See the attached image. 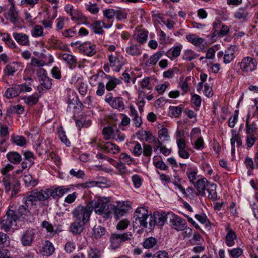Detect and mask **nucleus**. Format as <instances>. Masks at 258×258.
<instances>
[{"instance_id":"obj_1","label":"nucleus","mask_w":258,"mask_h":258,"mask_svg":"<svg viewBox=\"0 0 258 258\" xmlns=\"http://www.w3.org/2000/svg\"><path fill=\"white\" fill-rule=\"evenodd\" d=\"M48 188L45 190L37 191L36 189L31 191L30 194L24 198L26 206L31 209L33 206H36L35 202L37 201H44L49 198Z\"/></svg>"},{"instance_id":"obj_2","label":"nucleus","mask_w":258,"mask_h":258,"mask_svg":"<svg viewBox=\"0 0 258 258\" xmlns=\"http://www.w3.org/2000/svg\"><path fill=\"white\" fill-rule=\"evenodd\" d=\"M92 210L96 213L102 215L104 218H108L112 212L114 205L107 202H104L101 199L93 200L90 202Z\"/></svg>"},{"instance_id":"obj_3","label":"nucleus","mask_w":258,"mask_h":258,"mask_svg":"<svg viewBox=\"0 0 258 258\" xmlns=\"http://www.w3.org/2000/svg\"><path fill=\"white\" fill-rule=\"evenodd\" d=\"M92 212V208L89 203L86 206H78L73 211L72 214L76 220L86 223L89 220Z\"/></svg>"},{"instance_id":"obj_4","label":"nucleus","mask_w":258,"mask_h":258,"mask_svg":"<svg viewBox=\"0 0 258 258\" xmlns=\"http://www.w3.org/2000/svg\"><path fill=\"white\" fill-rule=\"evenodd\" d=\"M18 219L15 212L12 210H8L0 222L1 229L5 232H8L14 225H16Z\"/></svg>"},{"instance_id":"obj_5","label":"nucleus","mask_w":258,"mask_h":258,"mask_svg":"<svg viewBox=\"0 0 258 258\" xmlns=\"http://www.w3.org/2000/svg\"><path fill=\"white\" fill-rule=\"evenodd\" d=\"M132 236L131 232H126L122 234L112 233L109 238L110 247L113 249L118 248L122 242L131 239Z\"/></svg>"},{"instance_id":"obj_6","label":"nucleus","mask_w":258,"mask_h":258,"mask_svg":"<svg viewBox=\"0 0 258 258\" xmlns=\"http://www.w3.org/2000/svg\"><path fill=\"white\" fill-rule=\"evenodd\" d=\"M257 65V63L256 59L250 56L243 57L239 63L241 71L245 73H248L256 70Z\"/></svg>"},{"instance_id":"obj_7","label":"nucleus","mask_w":258,"mask_h":258,"mask_svg":"<svg viewBox=\"0 0 258 258\" xmlns=\"http://www.w3.org/2000/svg\"><path fill=\"white\" fill-rule=\"evenodd\" d=\"M169 218L168 214H161L159 213H154L153 215L150 217L149 225V229H153L155 225L162 226L167 219Z\"/></svg>"},{"instance_id":"obj_8","label":"nucleus","mask_w":258,"mask_h":258,"mask_svg":"<svg viewBox=\"0 0 258 258\" xmlns=\"http://www.w3.org/2000/svg\"><path fill=\"white\" fill-rule=\"evenodd\" d=\"M170 226L177 230L182 231L186 227V222L185 220L172 213H168Z\"/></svg>"},{"instance_id":"obj_9","label":"nucleus","mask_w":258,"mask_h":258,"mask_svg":"<svg viewBox=\"0 0 258 258\" xmlns=\"http://www.w3.org/2000/svg\"><path fill=\"white\" fill-rule=\"evenodd\" d=\"M37 76L40 82V85L43 87L46 90H49L52 86L51 79L49 78L46 75V71L43 69H40L37 72Z\"/></svg>"},{"instance_id":"obj_10","label":"nucleus","mask_w":258,"mask_h":258,"mask_svg":"<svg viewBox=\"0 0 258 258\" xmlns=\"http://www.w3.org/2000/svg\"><path fill=\"white\" fill-rule=\"evenodd\" d=\"M136 219L139 220L140 225L143 228H147L148 222L147 219L149 218L148 211L146 208L141 207L138 208L136 211V214L135 215Z\"/></svg>"},{"instance_id":"obj_11","label":"nucleus","mask_w":258,"mask_h":258,"mask_svg":"<svg viewBox=\"0 0 258 258\" xmlns=\"http://www.w3.org/2000/svg\"><path fill=\"white\" fill-rule=\"evenodd\" d=\"M105 101L113 108L119 110H122L124 108V103L121 97L113 98L109 94L105 96Z\"/></svg>"},{"instance_id":"obj_12","label":"nucleus","mask_w":258,"mask_h":258,"mask_svg":"<svg viewBox=\"0 0 258 258\" xmlns=\"http://www.w3.org/2000/svg\"><path fill=\"white\" fill-rule=\"evenodd\" d=\"M70 190L69 188L64 186H59L54 188H48L49 196L51 197L54 199H58L61 197L64 194Z\"/></svg>"},{"instance_id":"obj_13","label":"nucleus","mask_w":258,"mask_h":258,"mask_svg":"<svg viewBox=\"0 0 258 258\" xmlns=\"http://www.w3.org/2000/svg\"><path fill=\"white\" fill-rule=\"evenodd\" d=\"M35 235L33 229H28L22 235L21 238V241L23 246H30L34 238Z\"/></svg>"},{"instance_id":"obj_14","label":"nucleus","mask_w":258,"mask_h":258,"mask_svg":"<svg viewBox=\"0 0 258 258\" xmlns=\"http://www.w3.org/2000/svg\"><path fill=\"white\" fill-rule=\"evenodd\" d=\"M97 147L106 153L115 154L120 151L118 146L110 142H107L104 145L97 144Z\"/></svg>"},{"instance_id":"obj_15","label":"nucleus","mask_w":258,"mask_h":258,"mask_svg":"<svg viewBox=\"0 0 258 258\" xmlns=\"http://www.w3.org/2000/svg\"><path fill=\"white\" fill-rule=\"evenodd\" d=\"M13 36L17 42L22 46H29V36L23 33H13Z\"/></svg>"},{"instance_id":"obj_16","label":"nucleus","mask_w":258,"mask_h":258,"mask_svg":"<svg viewBox=\"0 0 258 258\" xmlns=\"http://www.w3.org/2000/svg\"><path fill=\"white\" fill-rule=\"evenodd\" d=\"M211 182H209L206 178L199 179L196 185L199 194L202 196H205V190L207 189L208 185Z\"/></svg>"},{"instance_id":"obj_17","label":"nucleus","mask_w":258,"mask_h":258,"mask_svg":"<svg viewBox=\"0 0 258 258\" xmlns=\"http://www.w3.org/2000/svg\"><path fill=\"white\" fill-rule=\"evenodd\" d=\"M80 51L85 54L91 56L96 53L95 45L90 43H84L79 46Z\"/></svg>"},{"instance_id":"obj_18","label":"nucleus","mask_w":258,"mask_h":258,"mask_svg":"<svg viewBox=\"0 0 258 258\" xmlns=\"http://www.w3.org/2000/svg\"><path fill=\"white\" fill-rule=\"evenodd\" d=\"M54 251V247L51 242L47 240L40 249V253L43 256H48L51 255Z\"/></svg>"},{"instance_id":"obj_19","label":"nucleus","mask_w":258,"mask_h":258,"mask_svg":"<svg viewBox=\"0 0 258 258\" xmlns=\"http://www.w3.org/2000/svg\"><path fill=\"white\" fill-rule=\"evenodd\" d=\"M85 224L86 223L75 220V221L71 224L70 231L74 234H80L83 231Z\"/></svg>"},{"instance_id":"obj_20","label":"nucleus","mask_w":258,"mask_h":258,"mask_svg":"<svg viewBox=\"0 0 258 258\" xmlns=\"http://www.w3.org/2000/svg\"><path fill=\"white\" fill-rule=\"evenodd\" d=\"M8 16L11 22L15 24L19 21V15L18 12L16 10L15 4L11 5L8 11Z\"/></svg>"},{"instance_id":"obj_21","label":"nucleus","mask_w":258,"mask_h":258,"mask_svg":"<svg viewBox=\"0 0 258 258\" xmlns=\"http://www.w3.org/2000/svg\"><path fill=\"white\" fill-rule=\"evenodd\" d=\"M106 232V229L104 227L96 225L93 228L92 237L98 239L105 235Z\"/></svg>"},{"instance_id":"obj_22","label":"nucleus","mask_w":258,"mask_h":258,"mask_svg":"<svg viewBox=\"0 0 258 258\" xmlns=\"http://www.w3.org/2000/svg\"><path fill=\"white\" fill-rule=\"evenodd\" d=\"M112 212H113L115 218L118 219L125 215L126 213V210L124 205H120L119 203H118L116 206L114 205V208L112 209Z\"/></svg>"},{"instance_id":"obj_23","label":"nucleus","mask_w":258,"mask_h":258,"mask_svg":"<svg viewBox=\"0 0 258 258\" xmlns=\"http://www.w3.org/2000/svg\"><path fill=\"white\" fill-rule=\"evenodd\" d=\"M163 52L158 51L152 55L147 61L145 64L146 67H151L155 65L160 58L163 56Z\"/></svg>"},{"instance_id":"obj_24","label":"nucleus","mask_w":258,"mask_h":258,"mask_svg":"<svg viewBox=\"0 0 258 258\" xmlns=\"http://www.w3.org/2000/svg\"><path fill=\"white\" fill-rule=\"evenodd\" d=\"M186 38L188 41L196 46H200L203 42L204 39L198 37L195 34H188L186 36Z\"/></svg>"},{"instance_id":"obj_25","label":"nucleus","mask_w":258,"mask_h":258,"mask_svg":"<svg viewBox=\"0 0 258 258\" xmlns=\"http://www.w3.org/2000/svg\"><path fill=\"white\" fill-rule=\"evenodd\" d=\"M131 115L133 117V120L136 126L139 127L142 124V120L138 115V111L135 108L132 106L130 107Z\"/></svg>"},{"instance_id":"obj_26","label":"nucleus","mask_w":258,"mask_h":258,"mask_svg":"<svg viewBox=\"0 0 258 258\" xmlns=\"http://www.w3.org/2000/svg\"><path fill=\"white\" fill-rule=\"evenodd\" d=\"M248 12L245 9L242 8L239 9L234 14V17L235 19L240 20L242 21H246L248 19Z\"/></svg>"},{"instance_id":"obj_27","label":"nucleus","mask_w":258,"mask_h":258,"mask_svg":"<svg viewBox=\"0 0 258 258\" xmlns=\"http://www.w3.org/2000/svg\"><path fill=\"white\" fill-rule=\"evenodd\" d=\"M126 53L132 56L139 55L142 53V50L137 45L131 44L125 49Z\"/></svg>"},{"instance_id":"obj_28","label":"nucleus","mask_w":258,"mask_h":258,"mask_svg":"<svg viewBox=\"0 0 258 258\" xmlns=\"http://www.w3.org/2000/svg\"><path fill=\"white\" fill-rule=\"evenodd\" d=\"M20 93V87L18 86L8 89L5 92V96L7 98L10 99L19 96Z\"/></svg>"},{"instance_id":"obj_29","label":"nucleus","mask_w":258,"mask_h":258,"mask_svg":"<svg viewBox=\"0 0 258 258\" xmlns=\"http://www.w3.org/2000/svg\"><path fill=\"white\" fill-rule=\"evenodd\" d=\"M7 156L9 161L13 164H18L22 160L21 155L16 152H9Z\"/></svg>"},{"instance_id":"obj_30","label":"nucleus","mask_w":258,"mask_h":258,"mask_svg":"<svg viewBox=\"0 0 258 258\" xmlns=\"http://www.w3.org/2000/svg\"><path fill=\"white\" fill-rule=\"evenodd\" d=\"M234 48L233 47H230L225 52L224 55V62L225 63H228L231 62L234 57Z\"/></svg>"},{"instance_id":"obj_31","label":"nucleus","mask_w":258,"mask_h":258,"mask_svg":"<svg viewBox=\"0 0 258 258\" xmlns=\"http://www.w3.org/2000/svg\"><path fill=\"white\" fill-rule=\"evenodd\" d=\"M216 185L211 183L208 185L207 191L208 192V198L213 201L217 200V195L216 191Z\"/></svg>"},{"instance_id":"obj_32","label":"nucleus","mask_w":258,"mask_h":258,"mask_svg":"<svg viewBox=\"0 0 258 258\" xmlns=\"http://www.w3.org/2000/svg\"><path fill=\"white\" fill-rule=\"evenodd\" d=\"M102 23L103 25H104V23L103 22H102ZM101 22L98 21H96L91 25L92 29L96 34H102L104 31L102 29V26L101 25ZM111 26V24H110L108 26H104L105 28H109Z\"/></svg>"},{"instance_id":"obj_33","label":"nucleus","mask_w":258,"mask_h":258,"mask_svg":"<svg viewBox=\"0 0 258 258\" xmlns=\"http://www.w3.org/2000/svg\"><path fill=\"white\" fill-rule=\"evenodd\" d=\"M11 140L13 143L19 146L23 147L27 144L26 138L22 136H11Z\"/></svg>"},{"instance_id":"obj_34","label":"nucleus","mask_w":258,"mask_h":258,"mask_svg":"<svg viewBox=\"0 0 258 258\" xmlns=\"http://www.w3.org/2000/svg\"><path fill=\"white\" fill-rule=\"evenodd\" d=\"M109 65L112 67H115L114 70L116 72H119L121 67V64L120 63L118 58L113 55L109 56Z\"/></svg>"},{"instance_id":"obj_35","label":"nucleus","mask_w":258,"mask_h":258,"mask_svg":"<svg viewBox=\"0 0 258 258\" xmlns=\"http://www.w3.org/2000/svg\"><path fill=\"white\" fill-rule=\"evenodd\" d=\"M24 181L28 187L32 188L38 183L37 179H34L30 174L25 175L24 177Z\"/></svg>"},{"instance_id":"obj_36","label":"nucleus","mask_w":258,"mask_h":258,"mask_svg":"<svg viewBox=\"0 0 258 258\" xmlns=\"http://www.w3.org/2000/svg\"><path fill=\"white\" fill-rule=\"evenodd\" d=\"M39 96L37 94L32 95L24 98V102L29 106H33L37 103Z\"/></svg>"},{"instance_id":"obj_37","label":"nucleus","mask_w":258,"mask_h":258,"mask_svg":"<svg viewBox=\"0 0 258 258\" xmlns=\"http://www.w3.org/2000/svg\"><path fill=\"white\" fill-rule=\"evenodd\" d=\"M62 58L70 65V68H72V66H76V59L72 55L68 53H64L62 55Z\"/></svg>"},{"instance_id":"obj_38","label":"nucleus","mask_w":258,"mask_h":258,"mask_svg":"<svg viewBox=\"0 0 258 258\" xmlns=\"http://www.w3.org/2000/svg\"><path fill=\"white\" fill-rule=\"evenodd\" d=\"M236 235L235 233L232 230L230 229L226 236V244L228 246H232L234 244V239L236 238Z\"/></svg>"},{"instance_id":"obj_39","label":"nucleus","mask_w":258,"mask_h":258,"mask_svg":"<svg viewBox=\"0 0 258 258\" xmlns=\"http://www.w3.org/2000/svg\"><path fill=\"white\" fill-rule=\"evenodd\" d=\"M157 243V239L153 237L147 238L143 242V245L144 248L149 249L154 247Z\"/></svg>"},{"instance_id":"obj_40","label":"nucleus","mask_w":258,"mask_h":258,"mask_svg":"<svg viewBox=\"0 0 258 258\" xmlns=\"http://www.w3.org/2000/svg\"><path fill=\"white\" fill-rule=\"evenodd\" d=\"M198 55V54L195 53L192 50L187 49L184 51L182 56V58L183 59L189 61L196 58Z\"/></svg>"},{"instance_id":"obj_41","label":"nucleus","mask_w":258,"mask_h":258,"mask_svg":"<svg viewBox=\"0 0 258 258\" xmlns=\"http://www.w3.org/2000/svg\"><path fill=\"white\" fill-rule=\"evenodd\" d=\"M2 181L6 191L9 192L11 189V176L10 174L3 175Z\"/></svg>"},{"instance_id":"obj_42","label":"nucleus","mask_w":258,"mask_h":258,"mask_svg":"<svg viewBox=\"0 0 258 258\" xmlns=\"http://www.w3.org/2000/svg\"><path fill=\"white\" fill-rule=\"evenodd\" d=\"M24 111V107L21 105L13 106L7 110V114L10 115L11 113L22 114Z\"/></svg>"},{"instance_id":"obj_43","label":"nucleus","mask_w":258,"mask_h":258,"mask_svg":"<svg viewBox=\"0 0 258 258\" xmlns=\"http://www.w3.org/2000/svg\"><path fill=\"white\" fill-rule=\"evenodd\" d=\"M257 139V135H246V145L247 148H250Z\"/></svg>"},{"instance_id":"obj_44","label":"nucleus","mask_w":258,"mask_h":258,"mask_svg":"<svg viewBox=\"0 0 258 258\" xmlns=\"http://www.w3.org/2000/svg\"><path fill=\"white\" fill-rule=\"evenodd\" d=\"M148 33L146 31H142L140 32L137 35V41L143 44L146 42L148 38Z\"/></svg>"},{"instance_id":"obj_45","label":"nucleus","mask_w":258,"mask_h":258,"mask_svg":"<svg viewBox=\"0 0 258 258\" xmlns=\"http://www.w3.org/2000/svg\"><path fill=\"white\" fill-rule=\"evenodd\" d=\"M58 134L59 139H60L61 141L66 146H70V142L68 140L67 136L66 135V133L64 131L62 130V128H59L58 129Z\"/></svg>"},{"instance_id":"obj_46","label":"nucleus","mask_w":258,"mask_h":258,"mask_svg":"<svg viewBox=\"0 0 258 258\" xmlns=\"http://www.w3.org/2000/svg\"><path fill=\"white\" fill-rule=\"evenodd\" d=\"M32 36L34 37L41 36L43 34V29L40 25H35L31 31Z\"/></svg>"},{"instance_id":"obj_47","label":"nucleus","mask_w":258,"mask_h":258,"mask_svg":"<svg viewBox=\"0 0 258 258\" xmlns=\"http://www.w3.org/2000/svg\"><path fill=\"white\" fill-rule=\"evenodd\" d=\"M120 83V81L116 78H113V79L108 81L106 85V89L108 91H111L113 90L117 84Z\"/></svg>"},{"instance_id":"obj_48","label":"nucleus","mask_w":258,"mask_h":258,"mask_svg":"<svg viewBox=\"0 0 258 258\" xmlns=\"http://www.w3.org/2000/svg\"><path fill=\"white\" fill-rule=\"evenodd\" d=\"M114 130L110 126H108L103 128L102 130V134L104 136L105 140H108L111 138V136H113Z\"/></svg>"},{"instance_id":"obj_49","label":"nucleus","mask_w":258,"mask_h":258,"mask_svg":"<svg viewBox=\"0 0 258 258\" xmlns=\"http://www.w3.org/2000/svg\"><path fill=\"white\" fill-rule=\"evenodd\" d=\"M158 138L161 141H167L169 138L168 132L166 128H162L158 131Z\"/></svg>"},{"instance_id":"obj_50","label":"nucleus","mask_w":258,"mask_h":258,"mask_svg":"<svg viewBox=\"0 0 258 258\" xmlns=\"http://www.w3.org/2000/svg\"><path fill=\"white\" fill-rule=\"evenodd\" d=\"M246 135H257L256 134L254 133L256 128L254 124H250L248 123V117L246 119Z\"/></svg>"},{"instance_id":"obj_51","label":"nucleus","mask_w":258,"mask_h":258,"mask_svg":"<svg viewBox=\"0 0 258 258\" xmlns=\"http://www.w3.org/2000/svg\"><path fill=\"white\" fill-rule=\"evenodd\" d=\"M174 180L173 181V183L177 187L178 189L181 192L184 196H186L187 193L185 189L182 187L180 184V178L178 177H174Z\"/></svg>"},{"instance_id":"obj_52","label":"nucleus","mask_w":258,"mask_h":258,"mask_svg":"<svg viewBox=\"0 0 258 258\" xmlns=\"http://www.w3.org/2000/svg\"><path fill=\"white\" fill-rule=\"evenodd\" d=\"M156 156L153 158V163L157 168H159L161 170H166L168 169V166L162 160L156 161Z\"/></svg>"},{"instance_id":"obj_53","label":"nucleus","mask_w":258,"mask_h":258,"mask_svg":"<svg viewBox=\"0 0 258 258\" xmlns=\"http://www.w3.org/2000/svg\"><path fill=\"white\" fill-rule=\"evenodd\" d=\"M119 159L122 160L120 162H122L124 164L131 165L133 162L131 157L126 153H121L119 156Z\"/></svg>"},{"instance_id":"obj_54","label":"nucleus","mask_w":258,"mask_h":258,"mask_svg":"<svg viewBox=\"0 0 258 258\" xmlns=\"http://www.w3.org/2000/svg\"><path fill=\"white\" fill-rule=\"evenodd\" d=\"M112 137L114 140L119 141H123L125 138L124 135L122 134L118 129L114 130Z\"/></svg>"},{"instance_id":"obj_55","label":"nucleus","mask_w":258,"mask_h":258,"mask_svg":"<svg viewBox=\"0 0 258 258\" xmlns=\"http://www.w3.org/2000/svg\"><path fill=\"white\" fill-rule=\"evenodd\" d=\"M186 175L189 179V181L193 184L197 178V170H191V169L186 172Z\"/></svg>"},{"instance_id":"obj_56","label":"nucleus","mask_w":258,"mask_h":258,"mask_svg":"<svg viewBox=\"0 0 258 258\" xmlns=\"http://www.w3.org/2000/svg\"><path fill=\"white\" fill-rule=\"evenodd\" d=\"M142 153L145 156L150 157L152 154V146L150 145L144 144L143 145Z\"/></svg>"},{"instance_id":"obj_57","label":"nucleus","mask_w":258,"mask_h":258,"mask_svg":"<svg viewBox=\"0 0 258 258\" xmlns=\"http://www.w3.org/2000/svg\"><path fill=\"white\" fill-rule=\"evenodd\" d=\"M238 115V111L235 110L234 112V115L232 117H230L228 119V125L229 127L231 128L234 127L235 123L237 121Z\"/></svg>"},{"instance_id":"obj_58","label":"nucleus","mask_w":258,"mask_h":258,"mask_svg":"<svg viewBox=\"0 0 258 258\" xmlns=\"http://www.w3.org/2000/svg\"><path fill=\"white\" fill-rule=\"evenodd\" d=\"M70 173L71 175L75 176L78 178H82L85 175V173L83 170H76L75 169H72L70 171Z\"/></svg>"},{"instance_id":"obj_59","label":"nucleus","mask_w":258,"mask_h":258,"mask_svg":"<svg viewBox=\"0 0 258 258\" xmlns=\"http://www.w3.org/2000/svg\"><path fill=\"white\" fill-rule=\"evenodd\" d=\"M130 224V221L127 219H123L120 221L116 226V228L118 230H123L126 229L128 224Z\"/></svg>"},{"instance_id":"obj_60","label":"nucleus","mask_w":258,"mask_h":258,"mask_svg":"<svg viewBox=\"0 0 258 258\" xmlns=\"http://www.w3.org/2000/svg\"><path fill=\"white\" fill-rule=\"evenodd\" d=\"M195 218L202 224H206V225H208L207 223L210 224V222L207 219V216L205 214H196Z\"/></svg>"},{"instance_id":"obj_61","label":"nucleus","mask_w":258,"mask_h":258,"mask_svg":"<svg viewBox=\"0 0 258 258\" xmlns=\"http://www.w3.org/2000/svg\"><path fill=\"white\" fill-rule=\"evenodd\" d=\"M115 167L118 169V172L120 174H124L128 172L125 164L122 162L117 163Z\"/></svg>"},{"instance_id":"obj_62","label":"nucleus","mask_w":258,"mask_h":258,"mask_svg":"<svg viewBox=\"0 0 258 258\" xmlns=\"http://www.w3.org/2000/svg\"><path fill=\"white\" fill-rule=\"evenodd\" d=\"M41 226L45 228L48 232L52 233L54 231L53 225L47 221H44L42 222Z\"/></svg>"},{"instance_id":"obj_63","label":"nucleus","mask_w":258,"mask_h":258,"mask_svg":"<svg viewBox=\"0 0 258 258\" xmlns=\"http://www.w3.org/2000/svg\"><path fill=\"white\" fill-rule=\"evenodd\" d=\"M229 252L232 257L238 258V257L242 254V250L240 248H236L229 250Z\"/></svg>"},{"instance_id":"obj_64","label":"nucleus","mask_w":258,"mask_h":258,"mask_svg":"<svg viewBox=\"0 0 258 258\" xmlns=\"http://www.w3.org/2000/svg\"><path fill=\"white\" fill-rule=\"evenodd\" d=\"M88 258H100V252L97 249L91 248L88 253Z\"/></svg>"}]
</instances>
